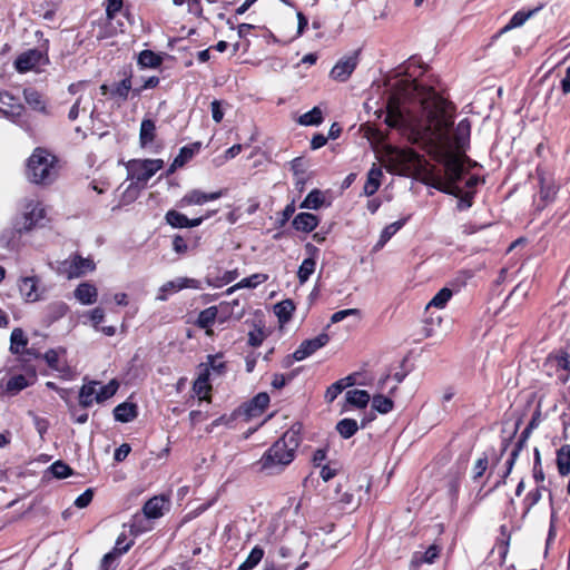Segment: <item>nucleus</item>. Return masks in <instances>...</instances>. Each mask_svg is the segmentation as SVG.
Listing matches in <instances>:
<instances>
[{
    "mask_svg": "<svg viewBox=\"0 0 570 570\" xmlns=\"http://www.w3.org/2000/svg\"><path fill=\"white\" fill-rule=\"evenodd\" d=\"M46 216V209L38 200H27L22 210L12 222V227L0 234V246L8 249H17L20 246L21 235L40 226Z\"/></svg>",
    "mask_w": 570,
    "mask_h": 570,
    "instance_id": "obj_3",
    "label": "nucleus"
},
{
    "mask_svg": "<svg viewBox=\"0 0 570 570\" xmlns=\"http://www.w3.org/2000/svg\"><path fill=\"white\" fill-rule=\"evenodd\" d=\"M138 415L137 405L129 402L118 404L114 409L115 420L122 423H128L135 420Z\"/></svg>",
    "mask_w": 570,
    "mask_h": 570,
    "instance_id": "obj_26",
    "label": "nucleus"
},
{
    "mask_svg": "<svg viewBox=\"0 0 570 570\" xmlns=\"http://www.w3.org/2000/svg\"><path fill=\"white\" fill-rule=\"evenodd\" d=\"M382 177L383 171L381 167L376 164H373L367 173V178L363 187V191L366 196H372L379 190Z\"/></svg>",
    "mask_w": 570,
    "mask_h": 570,
    "instance_id": "obj_24",
    "label": "nucleus"
},
{
    "mask_svg": "<svg viewBox=\"0 0 570 570\" xmlns=\"http://www.w3.org/2000/svg\"><path fill=\"white\" fill-rule=\"evenodd\" d=\"M371 400V396L365 390H351L346 393V401L358 409L365 407Z\"/></svg>",
    "mask_w": 570,
    "mask_h": 570,
    "instance_id": "obj_37",
    "label": "nucleus"
},
{
    "mask_svg": "<svg viewBox=\"0 0 570 570\" xmlns=\"http://www.w3.org/2000/svg\"><path fill=\"white\" fill-rule=\"evenodd\" d=\"M540 198L543 202L542 207H544L548 203H551L557 194V188L553 184H546L543 178H540Z\"/></svg>",
    "mask_w": 570,
    "mask_h": 570,
    "instance_id": "obj_51",
    "label": "nucleus"
},
{
    "mask_svg": "<svg viewBox=\"0 0 570 570\" xmlns=\"http://www.w3.org/2000/svg\"><path fill=\"white\" fill-rule=\"evenodd\" d=\"M557 468L560 475L570 474V444H564L558 450Z\"/></svg>",
    "mask_w": 570,
    "mask_h": 570,
    "instance_id": "obj_33",
    "label": "nucleus"
},
{
    "mask_svg": "<svg viewBox=\"0 0 570 570\" xmlns=\"http://www.w3.org/2000/svg\"><path fill=\"white\" fill-rule=\"evenodd\" d=\"M89 107H92L90 110V117H94V114L96 111V107L94 105V96L92 95H79L75 104L71 106L68 118L71 121H75L79 117V112L87 111Z\"/></svg>",
    "mask_w": 570,
    "mask_h": 570,
    "instance_id": "obj_22",
    "label": "nucleus"
},
{
    "mask_svg": "<svg viewBox=\"0 0 570 570\" xmlns=\"http://www.w3.org/2000/svg\"><path fill=\"white\" fill-rule=\"evenodd\" d=\"M336 431L343 439H350L358 431V424L354 419H343L337 422Z\"/></svg>",
    "mask_w": 570,
    "mask_h": 570,
    "instance_id": "obj_40",
    "label": "nucleus"
},
{
    "mask_svg": "<svg viewBox=\"0 0 570 570\" xmlns=\"http://www.w3.org/2000/svg\"><path fill=\"white\" fill-rule=\"evenodd\" d=\"M470 131L471 124L469 119H462L454 130V144L456 149L464 150L465 146L469 144Z\"/></svg>",
    "mask_w": 570,
    "mask_h": 570,
    "instance_id": "obj_27",
    "label": "nucleus"
},
{
    "mask_svg": "<svg viewBox=\"0 0 570 570\" xmlns=\"http://www.w3.org/2000/svg\"><path fill=\"white\" fill-rule=\"evenodd\" d=\"M122 9V0H107L106 14L109 20L114 19Z\"/></svg>",
    "mask_w": 570,
    "mask_h": 570,
    "instance_id": "obj_57",
    "label": "nucleus"
},
{
    "mask_svg": "<svg viewBox=\"0 0 570 570\" xmlns=\"http://www.w3.org/2000/svg\"><path fill=\"white\" fill-rule=\"evenodd\" d=\"M212 390L210 383H205L203 381L195 380L193 384V391L198 396L200 401H210L209 392Z\"/></svg>",
    "mask_w": 570,
    "mask_h": 570,
    "instance_id": "obj_54",
    "label": "nucleus"
},
{
    "mask_svg": "<svg viewBox=\"0 0 570 570\" xmlns=\"http://www.w3.org/2000/svg\"><path fill=\"white\" fill-rule=\"evenodd\" d=\"M264 557V549L259 546H255L249 554L247 556L246 560L239 564L237 570H252L254 569L263 559Z\"/></svg>",
    "mask_w": 570,
    "mask_h": 570,
    "instance_id": "obj_39",
    "label": "nucleus"
},
{
    "mask_svg": "<svg viewBox=\"0 0 570 570\" xmlns=\"http://www.w3.org/2000/svg\"><path fill=\"white\" fill-rule=\"evenodd\" d=\"M129 547V544H126L125 547L120 548V542L117 541V546L114 551L106 553L101 559L100 570H115L118 557L127 552Z\"/></svg>",
    "mask_w": 570,
    "mask_h": 570,
    "instance_id": "obj_31",
    "label": "nucleus"
},
{
    "mask_svg": "<svg viewBox=\"0 0 570 570\" xmlns=\"http://www.w3.org/2000/svg\"><path fill=\"white\" fill-rule=\"evenodd\" d=\"M318 223L320 220L314 214L299 213L294 217L292 224L296 230L309 233L317 227Z\"/></svg>",
    "mask_w": 570,
    "mask_h": 570,
    "instance_id": "obj_25",
    "label": "nucleus"
},
{
    "mask_svg": "<svg viewBox=\"0 0 570 570\" xmlns=\"http://www.w3.org/2000/svg\"><path fill=\"white\" fill-rule=\"evenodd\" d=\"M47 62L48 57L42 51L30 49L18 56L14 61V67L20 72H27Z\"/></svg>",
    "mask_w": 570,
    "mask_h": 570,
    "instance_id": "obj_7",
    "label": "nucleus"
},
{
    "mask_svg": "<svg viewBox=\"0 0 570 570\" xmlns=\"http://www.w3.org/2000/svg\"><path fill=\"white\" fill-rule=\"evenodd\" d=\"M183 288H200L199 281L188 277H178L174 281H169L160 287L157 299L166 301L169 294L176 293Z\"/></svg>",
    "mask_w": 570,
    "mask_h": 570,
    "instance_id": "obj_11",
    "label": "nucleus"
},
{
    "mask_svg": "<svg viewBox=\"0 0 570 570\" xmlns=\"http://www.w3.org/2000/svg\"><path fill=\"white\" fill-rule=\"evenodd\" d=\"M169 500L165 495H155L142 507L144 515L147 519H158L169 510Z\"/></svg>",
    "mask_w": 570,
    "mask_h": 570,
    "instance_id": "obj_14",
    "label": "nucleus"
},
{
    "mask_svg": "<svg viewBox=\"0 0 570 570\" xmlns=\"http://www.w3.org/2000/svg\"><path fill=\"white\" fill-rule=\"evenodd\" d=\"M487 468H488V458L482 456V458L478 459V461L475 462V464L473 466V478L474 479L481 478L484 474Z\"/></svg>",
    "mask_w": 570,
    "mask_h": 570,
    "instance_id": "obj_63",
    "label": "nucleus"
},
{
    "mask_svg": "<svg viewBox=\"0 0 570 570\" xmlns=\"http://www.w3.org/2000/svg\"><path fill=\"white\" fill-rule=\"evenodd\" d=\"M267 279H268V276L266 274H262V273L253 274L248 277L243 278L236 285L230 287L228 289V293H233L234 291L239 289V288H255L259 284L266 282Z\"/></svg>",
    "mask_w": 570,
    "mask_h": 570,
    "instance_id": "obj_36",
    "label": "nucleus"
},
{
    "mask_svg": "<svg viewBox=\"0 0 570 570\" xmlns=\"http://www.w3.org/2000/svg\"><path fill=\"white\" fill-rule=\"evenodd\" d=\"M546 366L554 368L557 373H559L558 379L562 383H566L570 374V354L562 350L550 354L546 361Z\"/></svg>",
    "mask_w": 570,
    "mask_h": 570,
    "instance_id": "obj_8",
    "label": "nucleus"
},
{
    "mask_svg": "<svg viewBox=\"0 0 570 570\" xmlns=\"http://www.w3.org/2000/svg\"><path fill=\"white\" fill-rule=\"evenodd\" d=\"M323 121V114L318 107H314L312 110L303 114L298 122L303 126H317Z\"/></svg>",
    "mask_w": 570,
    "mask_h": 570,
    "instance_id": "obj_45",
    "label": "nucleus"
},
{
    "mask_svg": "<svg viewBox=\"0 0 570 570\" xmlns=\"http://www.w3.org/2000/svg\"><path fill=\"white\" fill-rule=\"evenodd\" d=\"M122 75L124 78L110 87V98L115 99L119 105L128 99L129 94L134 89L131 72L124 70Z\"/></svg>",
    "mask_w": 570,
    "mask_h": 570,
    "instance_id": "obj_15",
    "label": "nucleus"
},
{
    "mask_svg": "<svg viewBox=\"0 0 570 570\" xmlns=\"http://www.w3.org/2000/svg\"><path fill=\"white\" fill-rule=\"evenodd\" d=\"M212 108V117L215 120V122H220L224 118V112L222 110V105L219 100H214L210 104Z\"/></svg>",
    "mask_w": 570,
    "mask_h": 570,
    "instance_id": "obj_64",
    "label": "nucleus"
},
{
    "mask_svg": "<svg viewBox=\"0 0 570 570\" xmlns=\"http://www.w3.org/2000/svg\"><path fill=\"white\" fill-rule=\"evenodd\" d=\"M156 138V122L150 118H144L140 124L139 142L141 147H147Z\"/></svg>",
    "mask_w": 570,
    "mask_h": 570,
    "instance_id": "obj_28",
    "label": "nucleus"
},
{
    "mask_svg": "<svg viewBox=\"0 0 570 570\" xmlns=\"http://www.w3.org/2000/svg\"><path fill=\"white\" fill-rule=\"evenodd\" d=\"M391 157L401 164H412L416 160V153L411 149H393Z\"/></svg>",
    "mask_w": 570,
    "mask_h": 570,
    "instance_id": "obj_49",
    "label": "nucleus"
},
{
    "mask_svg": "<svg viewBox=\"0 0 570 570\" xmlns=\"http://www.w3.org/2000/svg\"><path fill=\"white\" fill-rule=\"evenodd\" d=\"M38 278L35 276L22 277L19 282V291L27 302H36L39 299Z\"/></svg>",
    "mask_w": 570,
    "mask_h": 570,
    "instance_id": "obj_21",
    "label": "nucleus"
},
{
    "mask_svg": "<svg viewBox=\"0 0 570 570\" xmlns=\"http://www.w3.org/2000/svg\"><path fill=\"white\" fill-rule=\"evenodd\" d=\"M75 297L83 305H91L97 301L98 292L95 285L85 282L79 284L75 292Z\"/></svg>",
    "mask_w": 570,
    "mask_h": 570,
    "instance_id": "obj_23",
    "label": "nucleus"
},
{
    "mask_svg": "<svg viewBox=\"0 0 570 570\" xmlns=\"http://www.w3.org/2000/svg\"><path fill=\"white\" fill-rule=\"evenodd\" d=\"M119 385L118 383L112 380L110 381L108 384L106 385H99V387L97 386V396L95 397V401L97 403H101L108 399H110L111 396H114L118 390Z\"/></svg>",
    "mask_w": 570,
    "mask_h": 570,
    "instance_id": "obj_47",
    "label": "nucleus"
},
{
    "mask_svg": "<svg viewBox=\"0 0 570 570\" xmlns=\"http://www.w3.org/2000/svg\"><path fill=\"white\" fill-rule=\"evenodd\" d=\"M407 219L409 217H405L384 227L374 248L381 249L405 225Z\"/></svg>",
    "mask_w": 570,
    "mask_h": 570,
    "instance_id": "obj_30",
    "label": "nucleus"
},
{
    "mask_svg": "<svg viewBox=\"0 0 570 570\" xmlns=\"http://www.w3.org/2000/svg\"><path fill=\"white\" fill-rule=\"evenodd\" d=\"M161 61V58L151 50H142L138 56V63L145 68H157Z\"/></svg>",
    "mask_w": 570,
    "mask_h": 570,
    "instance_id": "obj_43",
    "label": "nucleus"
},
{
    "mask_svg": "<svg viewBox=\"0 0 570 570\" xmlns=\"http://www.w3.org/2000/svg\"><path fill=\"white\" fill-rule=\"evenodd\" d=\"M534 11H517L511 20L509 21V23L502 29V31H507V30H510L512 28H518V27H521L533 13Z\"/></svg>",
    "mask_w": 570,
    "mask_h": 570,
    "instance_id": "obj_52",
    "label": "nucleus"
},
{
    "mask_svg": "<svg viewBox=\"0 0 570 570\" xmlns=\"http://www.w3.org/2000/svg\"><path fill=\"white\" fill-rule=\"evenodd\" d=\"M438 557V547L431 546L422 556L419 557L417 554H415L411 561V566L413 568H419L422 563H433Z\"/></svg>",
    "mask_w": 570,
    "mask_h": 570,
    "instance_id": "obj_42",
    "label": "nucleus"
},
{
    "mask_svg": "<svg viewBox=\"0 0 570 570\" xmlns=\"http://www.w3.org/2000/svg\"><path fill=\"white\" fill-rule=\"evenodd\" d=\"M49 470L57 479H65L72 474L71 468L62 461H56Z\"/></svg>",
    "mask_w": 570,
    "mask_h": 570,
    "instance_id": "obj_53",
    "label": "nucleus"
},
{
    "mask_svg": "<svg viewBox=\"0 0 570 570\" xmlns=\"http://www.w3.org/2000/svg\"><path fill=\"white\" fill-rule=\"evenodd\" d=\"M295 305L291 299H284L274 306V312L281 323H286L292 318Z\"/></svg>",
    "mask_w": 570,
    "mask_h": 570,
    "instance_id": "obj_38",
    "label": "nucleus"
},
{
    "mask_svg": "<svg viewBox=\"0 0 570 570\" xmlns=\"http://www.w3.org/2000/svg\"><path fill=\"white\" fill-rule=\"evenodd\" d=\"M98 382L91 381L87 384H83L79 392V403L83 407H89L92 405L95 397L97 396V386Z\"/></svg>",
    "mask_w": 570,
    "mask_h": 570,
    "instance_id": "obj_32",
    "label": "nucleus"
},
{
    "mask_svg": "<svg viewBox=\"0 0 570 570\" xmlns=\"http://www.w3.org/2000/svg\"><path fill=\"white\" fill-rule=\"evenodd\" d=\"M268 404L269 395L266 392H261L242 406V412L247 420L257 417L265 411Z\"/></svg>",
    "mask_w": 570,
    "mask_h": 570,
    "instance_id": "obj_16",
    "label": "nucleus"
},
{
    "mask_svg": "<svg viewBox=\"0 0 570 570\" xmlns=\"http://www.w3.org/2000/svg\"><path fill=\"white\" fill-rule=\"evenodd\" d=\"M385 122L409 131L413 141L435 149L450 147L453 107L431 88L409 82L387 101Z\"/></svg>",
    "mask_w": 570,
    "mask_h": 570,
    "instance_id": "obj_1",
    "label": "nucleus"
},
{
    "mask_svg": "<svg viewBox=\"0 0 570 570\" xmlns=\"http://www.w3.org/2000/svg\"><path fill=\"white\" fill-rule=\"evenodd\" d=\"M372 406L382 414H386L393 409V401L390 397L377 394L373 396Z\"/></svg>",
    "mask_w": 570,
    "mask_h": 570,
    "instance_id": "obj_48",
    "label": "nucleus"
},
{
    "mask_svg": "<svg viewBox=\"0 0 570 570\" xmlns=\"http://www.w3.org/2000/svg\"><path fill=\"white\" fill-rule=\"evenodd\" d=\"M95 269V263L90 258L73 256L66 259L61 265V271L68 278H76L85 275L87 272Z\"/></svg>",
    "mask_w": 570,
    "mask_h": 570,
    "instance_id": "obj_6",
    "label": "nucleus"
},
{
    "mask_svg": "<svg viewBox=\"0 0 570 570\" xmlns=\"http://www.w3.org/2000/svg\"><path fill=\"white\" fill-rule=\"evenodd\" d=\"M521 450H522V444H521V442H518L515 448L511 451L509 460L507 461V471H505L503 478H507L511 473L512 468H513L515 460L519 456V453Z\"/></svg>",
    "mask_w": 570,
    "mask_h": 570,
    "instance_id": "obj_62",
    "label": "nucleus"
},
{
    "mask_svg": "<svg viewBox=\"0 0 570 570\" xmlns=\"http://www.w3.org/2000/svg\"><path fill=\"white\" fill-rule=\"evenodd\" d=\"M305 249L309 256L302 262L297 271V278L301 284L306 283L315 272L316 259L320 254V249L309 243L305 245Z\"/></svg>",
    "mask_w": 570,
    "mask_h": 570,
    "instance_id": "obj_13",
    "label": "nucleus"
},
{
    "mask_svg": "<svg viewBox=\"0 0 570 570\" xmlns=\"http://www.w3.org/2000/svg\"><path fill=\"white\" fill-rule=\"evenodd\" d=\"M204 364L209 367L210 373H215L220 375L225 370V363L220 356L217 355H208L207 361Z\"/></svg>",
    "mask_w": 570,
    "mask_h": 570,
    "instance_id": "obj_55",
    "label": "nucleus"
},
{
    "mask_svg": "<svg viewBox=\"0 0 570 570\" xmlns=\"http://www.w3.org/2000/svg\"><path fill=\"white\" fill-rule=\"evenodd\" d=\"M164 166L161 159H145L135 161L131 166L134 176L138 181H148Z\"/></svg>",
    "mask_w": 570,
    "mask_h": 570,
    "instance_id": "obj_10",
    "label": "nucleus"
},
{
    "mask_svg": "<svg viewBox=\"0 0 570 570\" xmlns=\"http://www.w3.org/2000/svg\"><path fill=\"white\" fill-rule=\"evenodd\" d=\"M299 443L301 439L296 431H286L264 452L255 466L266 475L282 473L294 461Z\"/></svg>",
    "mask_w": 570,
    "mask_h": 570,
    "instance_id": "obj_2",
    "label": "nucleus"
},
{
    "mask_svg": "<svg viewBox=\"0 0 570 570\" xmlns=\"http://www.w3.org/2000/svg\"><path fill=\"white\" fill-rule=\"evenodd\" d=\"M452 295H453V293L450 288L443 287L429 302L426 308H430V307L443 308V307H445L448 302L451 299Z\"/></svg>",
    "mask_w": 570,
    "mask_h": 570,
    "instance_id": "obj_46",
    "label": "nucleus"
},
{
    "mask_svg": "<svg viewBox=\"0 0 570 570\" xmlns=\"http://www.w3.org/2000/svg\"><path fill=\"white\" fill-rule=\"evenodd\" d=\"M343 392V384L338 381L327 387L325 399L328 403H332Z\"/></svg>",
    "mask_w": 570,
    "mask_h": 570,
    "instance_id": "obj_56",
    "label": "nucleus"
},
{
    "mask_svg": "<svg viewBox=\"0 0 570 570\" xmlns=\"http://www.w3.org/2000/svg\"><path fill=\"white\" fill-rule=\"evenodd\" d=\"M223 196V191H214V193H204L198 189H193L184 195L180 199V206H190V205H203L210 200H216Z\"/></svg>",
    "mask_w": 570,
    "mask_h": 570,
    "instance_id": "obj_17",
    "label": "nucleus"
},
{
    "mask_svg": "<svg viewBox=\"0 0 570 570\" xmlns=\"http://www.w3.org/2000/svg\"><path fill=\"white\" fill-rule=\"evenodd\" d=\"M23 98L27 105L35 111L49 114L46 98L35 88H26L23 90Z\"/></svg>",
    "mask_w": 570,
    "mask_h": 570,
    "instance_id": "obj_20",
    "label": "nucleus"
},
{
    "mask_svg": "<svg viewBox=\"0 0 570 570\" xmlns=\"http://www.w3.org/2000/svg\"><path fill=\"white\" fill-rule=\"evenodd\" d=\"M541 498H542V494H541L540 488H537V489L530 491L525 495V498L523 500L524 511L522 514V519H524L528 515L530 510L541 500Z\"/></svg>",
    "mask_w": 570,
    "mask_h": 570,
    "instance_id": "obj_50",
    "label": "nucleus"
},
{
    "mask_svg": "<svg viewBox=\"0 0 570 570\" xmlns=\"http://www.w3.org/2000/svg\"><path fill=\"white\" fill-rule=\"evenodd\" d=\"M218 314V308L216 306H210L203 309L195 322V324L203 330H206V334L210 335L213 331L210 330L212 325L215 323V320Z\"/></svg>",
    "mask_w": 570,
    "mask_h": 570,
    "instance_id": "obj_29",
    "label": "nucleus"
},
{
    "mask_svg": "<svg viewBox=\"0 0 570 570\" xmlns=\"http://www.w3.org/2000/svg\"><path fill=\"white\" fill-rule=\"evenodd\" d=\"M94 498V491L91 489H87L83 493H81L76 500L75 505L79 509H83L90 504Z\"/></svg>",
    "mask_w": 570,
    "mask_h": 570,
    "instance_id": "obj_59",
    "label": "nucleus"
},
{
    "mask_svg": "<svg viewBox=\"0 0 570 570\" xmlns=\"http://www.w3.org/2000/svg\"><path fill=\"white\" fill-rule=\"evenodd\" d=\"M330 341L326 333H321L314 338L305 340L301 343L297 350L293 353L292 357L295 361H303L314 354L316 351L325 346Z\"/></svg>",
    "mask_w": 570,
    "mask_h": 570,
    "instance_id": "obj_9",
    "label": "nucleus"
},
{
    "mask_svg": "<svg viewBox=\"0 0 570 570\" xmlns=\"http://www.w3.org/2000/svg\"><path fill=\"white\" fill-rule=\"evenodd\" d=\"M43 358L46 360L49 367L59 370V351L49 350L45 353Z\"/></svg>",
    "mask_w": 570,
    "mask_h": 570,
    "instance_id": "obj_61",
    "label": "nucleus"
},
{
    "mask_svg": "<svg viewBox=\"0 0 570 570\" xmlns=\"http://www.w3.org/2000/svg\"><path fill=\"white\" fill-rule=\"evenodd\" d=\"M30 385L27 376L19 374L10 377L6 384V391L14 395Z\"/></svg>",
    "mask_w": 570,
    "mask_h": 570,
    "instance_id": "obj_41",
    "label": "nucleus"
},
{
    "mask_svg": "<svg viewBox=\"0 0 570 570\" xmlns=\"http://www.w3.org/2000/svg\"><path fill=\"white\" fill-rule=\"evenodd\" d=\"M351 315H360V309L348 308V309H342V311L335 312L331 316V323L335 324V323L342 322L343 320H345L347 316H351Z\"/></svg>",
    "mask_w": 570,
    "mask_h": 570,
    "instance_id": "obj_60",
    "label": "nucleus"
},
{
    "mask_svg": "<svg viewBox=\"0 0 570 570\" xmlns=\"http://www.w3.org/2000/svg\"><path fill=\"white\" fill-rule=\"evenodd\" d=\"M159 83V78L156 76L149 77L145 80L144 85L132 89V96L138 97L146 89L155 88Z\"/></svg>",
    "mask_w": 570,
    "mask_h": 570,
    "instance_id": "obj_58",
    "label": "nucleus"
},
{
    "mask_svg": "<svg viewBox=\"0 0 570 570\" xmlns=\"http://www.w3.org/2000/svg\"><path fill=\"white\" fill-rule=\"evenodd\" d=\"M165 219L171 227L185 228L199 226L203 223L204 217L189 219L186 215L171 209L166 213Z\"/></svg>",
    "mask_w": 570,
    "mask_h": 570,
    "instance_id": "obj_19",
    "label": "nucleus"
},
{
    "mask_svg": "<svg viewBox=\"0 0 570 570\" xmlns=\"http://www.w3.org/2000/svg\"><path fill=\"white\" fill-rule=\"evenodd\" d=\"M357 66V53L350 55L340 59L331 70V77L337 81L344 82L353 73Z\"/></svg>",
    "mask_w": 570,
    "mask_h": 570,
    "instance_id": "obj_12",
    "label": "nucleus"
},
{
    "mask_svg": "<svg viewBox=\"0 0 570 570\" xmlns=\"http://www.w3.org/2000/svg\"><path fill=\"white\" fill-rule=\"evenodd\" d=\"M59 175L58 159L45 148H36L26 164V177L36 185H50Z\"/></svg>",
    "mask_w": 570,
    "mask_h": 570,
    "instance_id": "obj_4",
    "label": "nucleus"
},
{
    "mask_svg": "<svg viewBox=\"0 0 570 570\" xmlns=\"http://www.w3.org/2000/svg\"><path fill=\"white\" fill-rule=\"evenodd\" d=\"M324 203V196L321 190L313 189L307 194L301 207L307 209H318Z\"/></svg>",
    "mask_w": 570,
    "mask_h": 570,
    "instance_id": "obj_44",
    "label": "nucleus"
},
{
    "mask_svg": "<svg viewBox=\"0 0 570 570\" xmlns=\"http://www.w3.org/2000/svg\"><path fill=\"white\" fill-rule=\"evenodd\" d=\"M444 169L445 178L438 179L433 184V187L442 193L450 194L455 197L460 196L462 189L458 186V183L463 176V165L461 160L455 156H450L445 161Z\"/></svg>",
    "mask_w": 570,
    "mask_h": 570,
    "instance_id": "obj_5",
    "label": "nucleus"
},
{
    "mask_svg": "<svg viewBox=\"0 0 570 570\" xmlns=\"http://www.w3.org/2000/svg\"><path fill=\"white\" fill-rule=\"evenodd\" d=\"M28 345V338L24 335V332L17 327L11 332L10 335V352L12 354H20Z\"/></svg>",
    "mask_w": 570,
    "mask_h": 570,
    "instance_id": "obj_35",
    "label": "nucleus"
},
{
    "mask_svg": "<svg viewBox=\"0 0 570 570\" xmlns=\"http://www.w3.org/2000/svg\"><path fill=\"white\" fill-rule=\"evenodd\" d=\"M200 142H193L190 145L180 148L179 154L173 160L170 167L167 170V175H171L176 169L183 167L188 163L200 149Z\"/></svg>",
    "mask_w": 570,
    "mask_h": 570,
    "instance_id": "obj_18",
    "label": "nucleus"
},
{
    "mask_svg": "<svg viewBox=\"0 0 570 570\" xmlns=\"http://www.w3.org/2000/svg\"><path fill=\"white\" fill-rule=\"evenodd\" d=\"M198 245L197 238H184L183 236L176 235L173 239V249L178 255H185L190 250H194Z\"/></svg>",
    "mask_w": 570,
    "mask_h": 570,
    "instance_id": "obj_34",
    "label": "nucleus"
}]
</instances>
